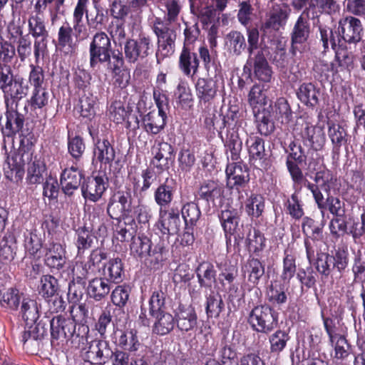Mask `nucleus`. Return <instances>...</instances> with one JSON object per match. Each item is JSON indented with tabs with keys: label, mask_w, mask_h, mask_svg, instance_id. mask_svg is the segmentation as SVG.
<instances>
[{
	"label": "nucleus",
	"mask_w": 365,
	"mask_h": 365,
	"mask_svg": "<svg viewBox=\"0 0 365 365\" xmlns=\"http://www.w3.org/2000/svg\"><path fill=\"white\" fill-rule=\"evenodd\" d=\"M28 164L26 180L29 184H40L46 175L45 163L34 156L25 146L20 147L11 157H8L4 166L5 176L11 181H19L24 174V165Z\"/></svg>",
	"instance_id": "f257e3e1"
},
{
	"label": "nucleus",
	"mask_w": 365,
	"mask_h": 365,
	"mask_svg": "<svg viewBox=\"0 0 365 365\" xmlns=\"http://www.w3.org/2000/svg\"><path fill=\"white\" fill-rule=\"evenodd\" d=\"M330 176L328 170L318 171L314 178V183L307 182V187L312 192L322 215L324 210L327 209L335 217H344L346 213L344 202L339 198L329 195Z\"/></svg>",
	"instance_id": "f03ea898"
},
{
	"label": "nucleus",
	"mask_w": 365,
	"mask_h": 365,
	"mask_svg": "<svg viewBox=\"0 0 365 365\" xmlns=\"http://www.w3.org/2000/svg\"><path fill=\"white\" fill-rule=\"evenodd\" d=\"M152 242L149 237L141 235L132 238L130 244V253L135 257L144 259L155 269L159 268L161 262L165 259L164 247L158 244L152 248Z\"/></svg>",
	"instance_id": "7ed1b4c3"
},
{
	"label": "nucleus",
	"mask_w": 365,
	"mask_h": 365,
	"mask_svg": "<svg viewBox=\"0 0 365 365\" xmlns=\"http://www.w3.org/2000/svg\"><path fill=\"white\" fill-rule=\"evenodd\" d=\"M153 31L158 38L155 56L157 63L160 64L175 53L177 35L173 27H169L167 23H163L160 18H157L154 22Z\"/></svg>",
	"instance_id": "20e7f679"
},
{
	"label": "nucleus",
	"mask_w": 365,
	"mask_h": 365,
	"mask_svg": "<svg viewBox=\"0 0 365 365\" xmlns=\"http://www.w3.org/2000/svg\"><path fill=\"white\" fill-rule=\"evenodd\" d=\"M248 322L257 332L268 334L278 324L274 312L267 305L257 306L249 314Z\"/></svg>",
	"instance_id": "39448f33"
},
{
	"label": "nucleus",
	"mask_w": 365,
	"mask_h": 365,
	"mask_svg": "<svg viewBox=\"0 0 365 365\" xmlns=\"http://www.w3.org/2000/svg\"><path fill=\"white\" fill-rule=\"evenodd\" d=\"M153 51L152 39L145 35H140L137 39H128L124 46L125 58L130 63L144 60Z\"/></svg>",
	"instance_id": "423d86ee"
},
{
	"label": "nucleus",
	"mask_w": 365,
	"mask_h": 365,
	"mask_svg": "<svg viewBox=\"0 0 365 365\" xmlns=\"http://www.w3.org/2000/svg\"><path fill=\"white\" fill-rule=\"evenodd\" d=\"M269 54L267 46L260 47L252 56H249L245 68L249 67L253 71L254 76L262 82H269L272 76V69L269 66L267 56Z\"/></svg>",
	"instance_id": "0eeeda50"
},
{
	"label": "nucleus",
	"mask_w": 365,
	"mask_h": 365,
	"mask_svg": "<svg viewBox=\"0 0 365 365\" xmlns=\"http://www.w3.org/2000/svg\"><path fill=\"white\" fill-rule=\"evenodd\" d=\"M110 40L105 32L96 33L90 43V65L95 68L98 63L110 61Z\"/></svg>",
	"instance_id": "6e6552de"
},
{
	"label": "nucleus",
	"mask_w": 365,
	"mask_h": 365,
	"mask_svg": "<svg viewBox=\"0 0 365 365\" xmlns=\"http://www.w3.org/2000/svg\"><path fill=\"white\" fill-rule=\"evenodd\" d=\"M28 23L29 33L35 38L34 53L36 61H38L41 53L46 48L48 31L46 29L43 19L38 14L31 16Z\"/></svg>",
	"instance_id": "1a4fd4ad"
},
{
	"label": "nucleus",
	"mask_w": 365,
	"mask_h": 365,
	"mask_svg": "<svg viewBox=\"0 0 365 365\" xmlns=\"http://www.w3.org/2000/svg\"><path fill=\"white\" fill-rule=\"evenodd\" d=\"M314 8H315V5L311 2L309 7H307L303 13L297 18L293 26L291 33L290 52L294 56L296 55L297 51L299 50L298 45L304 43L309 37L310 24L308 18L305 17L304 14H308L309 11Z\"/></svg>",
	"instance_id": "9d476101"
},
{
	"label": "nucleus",
	"mask_w": 365,
	"mask_h": 365,
	"mask_svg": "<svg viewBox=\"0 0 365 365\" xmlns=\"http://www.w3.org/2000/svg\"><path fill=\"white\" fill-rule=\"evenodd\" d=\"M227 187L235 189L239 193L240 189H244L250 181V174L247 167L241 161L233 162L227 165L226 168Z\"/></svg>",
	"instance_id": "9b49d317"
},
{
	"label": "nucleus",
	"mask_w": 365,
	"mask_h": 365,
	"mask_svg": "<svg viewBox=\"0 0 365 365\" xmlns=\"http://www.w3.org/2000/svg\"><path fill=\"white\" fill-rule=\"evenodd\" d=\"M291 9L287 4H276L268 13L267 19L262 24L261 30L266 33L269 30L279 31L285 26L291 14Z\"/></svg>",
	"instance_id": "f8f14e48"
},
{
	"label": "nucleus",
	"mask_w": 365,
	"mask_h": 365,
	"mask_svg": "<svg viewBox=\"0 0 365 365\" xmlns=\"http://www.w3.org/2000/svg\"><path fill=\"white\" fill-rule=\"evenodd\" d=\"M51 341H61L73 336L76 331V322L62 315H56L49 320Z\"/></svg>",
	"instance_id": "ddd939ff"
},
{
	"label": "nucleus",
	"mask_w": 365,
	"mask_h": 365,
	"mask_svg": "<svg viewBox=\"0 0 365 365\" xmlns=\"http://www.w3.org/2000/svg\"><path fill=\"white\" fill-rule=\"evenodd\" d=\"M339 34L347 43H355L361 41L363 26L361 21L354 16L343 18L339 21Z\"/></svg>",
	"instance_id": "4468645a"
},
{
	"label": "nucleus",
	"mask_w": 365,
	"mask_h": 365,
	"mask_svg": "<svg viewBox=\"0 0 365 365\" xmlns=\"http://www.w3.org/2000/svg\"><path fill=\"white\" fill-rule=\"evenodd\" d=\"M108 185V178L105 175L88 178L81 186L82 195L86 200L96 202L101 198Z\"/></svg>",
	"instance_id": "2eb2a0df"
},
{
	"label": "nucleus",
	"mask_w": 365,
	"mask_h": 365,
	"mask_svg": "<svg viewBox=\"0 0 365 365\" xmlns=\"http://www.w3.org/2000/svg\"><path fill=\"white\" fill-rule=\"evenodd\" d=\"M199 103L210 104L217 97L219 92V82L215 78H199L195 85Z\"/></svg>",
	"instance_id": "dca6fc26"
},
{
	"label": "nucleus",
	"mask_w": 365,
	"mask_h": 365,
	"mask_svg": "<svg viewBox=\"0 0 365 365\" xmlns=\"http://www.w3.org/2000/svg\"><path fill=\"white\" fill-rule=\"evenodd\" d=\"M113 351L107 341L95 340L91 342L86 352V357L93 364H105L112 359Z\"/></svg>",
	"instance_id": "f3484780"
},
{
	"label": "nucleus",
	"mask_w": 365,
	"mask_h": 365,
	"mask_svg": "<svg viewBox=\"0 0 365 365\" xmlns=\"http://www.w3.org/2000/svg\"><path fill=\"white\" fill-rule=\"evenodd\" d=\"M176 189L177 182L172 178H167L160 183L154 192V199L160 209L169 206L173 200Z\"/></svg>",
	"instance_id": "a211bd4d"
},
{
	"label": "nucleus",
	"mask_w": 365,
	"mask_h": 365,
	"mask_svg": "<svg viewBox=\"0 0 365 365\" xmlns=\"http://www.w3.org/2000/svg\"><path fill=\"white\" fill-rule=\"evenodd\" d=\"M302 125L304 128L302 130V138L304 142L309 141V145L314 151L320 150L326 141L323 128L313 125L307 121H305Z\"/></svg>",
	"instance_id": "6ab92c4d"
},
{
	"label": "nucleus",
	"mask_w": 365,
	"mask_h": 365,
	"mask_svg": "<svg viewBox=\"0 0 365 365\" xmlns=\"http://www.w3.org/2000/svg\"><path fill=\"white\" fill-rule=\"evenodd\" d=\"M178 66L184 75L187 76L195 75L200 66L197 53L192 51L190 46H183L179 56Z\"/></svg>",
	"instance_id": "aec40b11"
},
{
	"label": "nucleus",
	"mask_w": 365,
	"mask_h": 365,
	"mask_svg": "<svg viewBox=\"0 0 365 365\" xmlns=\"http://www.w3.org/2000/svg\"><path fill=\"white\" fill-rule=\"evenodd\" d=\"M113 284L104 277H95L88 282L87 287L88 296L96 302H101L107 298Z\"/></svg>",
	"instance_id": "412c9836"
},
{
	"label": "nucleus",
	"mask_w": 365,
	"mask_h": 365,
	"mask_svg": "<svg viewBox=\"0 0 365 365\" xmlns=\"http://www.w3.org/2000/svg\"><path fill=\"white\" fill-rule=\"evenodd\" d=\"M174 317L178 328L182 331H188L197 326V317L192 306H179Z\"/></svg>",
	"instance_id": "4be33fe9"
},
{
	"label": "nucleus",
	"mask_w": 365,
	"mask_h": 365,
	"mask_svg": "<svg viewBox=\"0 0 365 365\" xmlns=\"http://www.w3.org/2000/svg\"><path fill=\"white\" fill-rule=\"evenodd\" d=\"M45 263L51 269L60 270L66 264V251L59 243H50L45 253Z\"/></svg>",
	"instance_id": "5701e85b"
},
{
	"label": "nucleus",
	"mask_w": 365,
	"mask_h": 365,
	"mask_svg": "<svg viewBox=\"0 0 365 365\" xmlns=\"http://www.w3.org/2000/svg\"><path fill=\"white\" fill-rule=\"evenodd\" d=\"M29 90V87L26 80L22 77L16 76V79L3 91L6 106H9L10 101L17 104L27 96Z\"/></svg>",
	"instance_id": "b1692460"
},
{
	"label": "nucleus",
	"mask_w": 365,
	"mask_h": 365,
	"mask_svg": "<svg viewBox=\"0 0 365 365\" xmlns=\"http://www.w3.org/2000/svg\"><path fill=\"white\" fill-rule=\"evenodd\" d=\"M83 173L77 168H65L61 175L60 182L66 195H71L81 184Z\"/></svg>",
	"instance_id": "393cba45"
},
{
	"label": "nucleus",
	"mask_w": 365,
	"mask_h": 365,
	"mask_svg": "<svg viewBox=\"0 0 365 365\" xmlns=\"http://www.w3.org/2000/svg\"><path fill=\"white\" fill-rule=\"evenodd\" d=\"M159 227L164 235H175L180 230V220L178 212L173 209L160 210Z\"/></svg>",
	"instance_id": "a878e982"
},
{
	"label": "nucleus",
	"mask_w": 365,
	"mask_h": 365,
	"mask_svg": "<svg viewBox=\"0 0 365 365\" xmlns=\"http://www.w3.org/2000/svg\"><path fill=\"white\" fill-rule=\"evenodd\" d=\"M166 112L160 108V111L152 110L143 118L145 131L156 135L159 133L165 125Z\"/></svg>",
	"instance_id": "bb28decb"
},
{
	"label": "nucleus",
	"mask_w": 365,
	"mask_h": 365,
	"mask_svg": "<svg viewBox=\"0 0 365 365\" xmlns=\"http://www.w3.org/2000/svg\"><path fill=\"white\" fill-rule=\"evenodd\" d=\"M225 45L228 53L232 56H240L247 48L245 38L238 31H231L226 35Z\"/></svg>",
	"instance_id": "cd10ccee"
},
{
	"label": "nucleus",
	"mask_w": 365,
	"mask_h": 365,
	"mask_svg": "<svg viewBox=\"0 0 365 365\" xmlns=\"http://www.w3.org/2000/svg\"><path fill=\"white\" fill-rule=\"evenodd\" d=\"M155 322L153 326V333L164 336L171 332L175 326V319L169 312L159 313L153 316Z\"/></svg>",
	"instance_id": "c85d7f7f"
},
{
	"label": "nucleus",
	"mask_w": 365,
	"mask_h": 365,
	"mask_svg": "<svg viewBox=\"0 0 365 365\" xmlns=\"http://www.w3.org/2000/svg\"><path fill=\"white\" fill-rule=\"evenodd\" d=\"M354 68V56L351 53L341 49L337 51L335 55V60L330 64V70L333 74L341 71H346L349 73Z\"/></svg>",
	"instance_id": "c756f323"
},
{
	"label": "nucleus",
	"mask_w": 365,
	"mask_h": 365,
	"mask_svg": "<svg viewBox=\"0 0 365 365\" xmlns=\"http://www.w3.org/2000/svg\"><path fill=\"white\" fill-rule=\"evenodd\" d=\"M154 158L160 163L162 169H168L173 161V148L166 142H158L153 147Z\"/></svg>",
	"instance_id": "7c9ffc66"
},
{
	"label": "nucleus",
	"mask_w": 365,
	"mask_h": 365,
	"mask_svg": "<svg viewBox=\"0 0 365 365\" xmlns=\"http://www.w3.org/2000/svg\"><path fill=\"white\" fill-rule=\"evenodd\" d=\"M319 90L312 83H303L297 89V96L302 103L314 107L319 103Z\"/></svg>",
	"instance_id": "2f4dec72"
},
{
	"label": "nucleus",
	"mask_w": 365,
	"mask_h": 365,
	"mask_svg": "<svg viewBox=\"0 0 365 365\" xmlns=\"http://www.w3.org/2000/svg\"><path fill=\"white\" fill-rule=\"evenodd\" d=\"M196 274L200 287L211 288L216 281V270L209 262H202L196 268Z\"/></svg>",
	"instance_id": "473e14b6"
},
{
	"label": "nucleus",
	"mask_w": 365,
	"mask_h": 365,
	"mask_svg": "<svg viewBox=\"0 0 365 365\" xmlns=\"http://www.w3.org/2000/svg\"><path fill=\"white\" fill-rule=\"evenodd\" d=\"M123 264L120 258L110 259L102 269V275L113 284L122 281Z\"/></svg>",
	"instance_id": "72a5a7b5"
},
{
	"label": "nucleus",
	"mask_w": 365,
	"mask_h": 365,
	"mask_svg": "<svg viewBox=\"0 0 365 365\" xmlns=\"http://www.w3.org/2000/svg\"><path fill=\"white\" fill-rule=\"evenodd\" d=\"M246 145L250 158L261 165L267 155L264 148V140L258 136H250L246 140Z\"/></svg>",
	"instance_id": "f704fd0d"
},
{
	"label": "nucleus",
	"mask_w": 365,
	"mask_h": 365,
	"mask_svg": "<svg viewBox=\"0 0 365 365\" xmlns=\"http://www.w3.org/2000/svg\"><path fill=\"white\" fill-rule=\"evenodd\" d=\"M24 117L16 110H8L6 112V122L2 128V133L4 136L11 137L19 133L24 126Z\"/></svg>",
	"instance_id": "c9c22d12"
},
{
	"label": "nucleus",
	"mask_w": 365,
	"mask_h": 365,
	"mask_svg": "<svg viewBox=\"0 0 365 365\" xmlns=\"http://www.w3.org/2000/svg\"><path fill=\"white\" fill-rule=\"evenodd\" d=\"M93 153L96 160L104 165H110L115 157V150L107 139L97 140Z\"/></svg>",
	"instance_id": "e433bc0d"
},
{
	"label": "nucleus",
	"mask_w": 365,
	"mask_h": 365,
	"mask_svg": "<svg viewBox=\"0 0 365 365\" xmlns=\"http://www.w3.org/2000/svg\"><path fill=\"white\" fill-rule=\"evenodd\" d=\"M237 277V269L233 266L222 269L218 275V281L222 285L223 290L232 296L238 290L237 286L234 283Z\"/></svg>",
	"instance_id": "4c0bfd02"
},
{
	"label": "nucleus",
	"mask_w": 365,
	"mask_h": 365,
	"mask_svg": "<svg viewBox=\"0 0 365 365\" xmlns=\"http://www.w3.org/2000/svg\"><path fill=\"white\" fill-rule=\"evenodd\" d=\"M240 211L235 208H228L221 212L220 219L226 235H232L237 227Z\"/></svg>",
	"instance_id": "58836bf2"
},
{
	"label": "nucleus",
	"mask_w": 365,
	"mask_h": 365,
	"mask_svg": "<svg viewBox=\"0 0 365 365\" xmlns=\"http://www.w3.org/2000/svg\"><path fill=\"white\" fill-rule=\"evenodd\" d=\"M247 231L245 240V245L250 252L257 253L262 251L264 247V237L261 232L252 228L251 225H247Z\"/></svg>",
	"instance_id": "ea45409f"
},
{
	"label": "nucleus",
	"mask_w": 365,
	"mask_h": 365,
	"mask_svg": "<svg viewBox=\"0 0 365 365\" xmlns=\"http://www.w3.org/2000/svg\"><path fill=\"white\" fill-rule=\"evenodd\" d=\"M328 135L333 145V153L339 154L341 146L347 141L346 130L340 125L333 123L329 126Z\"/></svg>",
	"instance_id": "a19ab883"
},
{
	"label": "nucleus",
	"mask_w": 365,
	"mask_h": 365,
	"mask_svg": "<svg viewBox=\"0 0 365 365\" xmlns=\"http://www.w3.org/2000/svg\"><path fill=\"white\" fill-rule=\"evenodd\" d=\"M20 314L27 325L36 323L39 317L38 306L36 301L30 299H23Z\"/></svg>",
	"instance_id": "79ce46f5"
},
{
	"label": "nucleus",
	"mask_w": 365,
	"mask_h": 365,
	"mask_svg": "<svg viewBox=\"0 0 365 365\" xmlns=\"http://www.w3.org/2000/svg\"><path fill=\"white\" fill-rule=\"evenodd\" d=\"M94 225L91 227L84 225L78 227L76 232L77 235L76 246L78 248V254L84 252L86 250L91 247L93 242V235L92 231L94 230Z\"/></svg>",
	"instance_id": "37998d69"
},
{
	"label": "nucleus",
	"mask_w": 365,
	"mask_h": 365,
	"mask_svg": "<svg viewBox=\"0 0 365 365\" xmlns=\"http://www.w3.org/2000/svg\"><path fill=\"white\" fill-rule=\"evenodd\" d=\"M16 238L11 233H6L0 240V257L7 262L12 261L16 255Z\"/></svg>",
	"instance_id": "c03bdc74"
},
{
	"label": "nucleus",
	"mask_w": 365,
	"mask_h": 365,
	"mask_svg": "<svg viewBox=\"0 0 365 365\" xmlns=\"http://www.w3.org/2000/svg\"><path fill=\"white\" fill-rule=\"evenodd\" d=\"M222 187L215 181L205 182L199 190V195L207 202H214L215 199L220 198L222 195Z\"/></svg>",
	"instance_id": "a18cd8bd"
},
{
	"label": "nucleus",
	"mask_w": 365,
	"mask_h": 365,
	"mask_svg": "<svg viewBox=\"0 0 365 365\" xmlns=\"http://www.w3.org/2000/svg\"><path fill=\"white\" fill-rule=\"evenodd\" d=\"M181 214L186 226H195L201 216L199 205L195 202L184 204Z\"/></svg>",
	"instance_id": "49530a36"
},
{
	"label": "nucleus",
	"mask_w": 365,
	"mask_h": 365,
	"mask_svg": "<svg viewBox=\"0 0 365 365\" xmlns=\"http://www.w3.org/2000/svg\"><path fill=\"white\" fill-rule=\"evenodd\" d=\"M224 309L221 296L212 293L207 297L205 310L209 318H217Z\"/></svg>",
	"instance_id": "de8ad7c7"
},
{
	"label": "nucleus",
	"mask_w": 365,
	"mask_h": 365,
	"mask_svg": "<svg viewBox=\"0 0 365 365\" xmlns=\"http://www.w3.org/2000/svg\"><path fill=\"white\" fill-rule=\"evenodd\" d=\"M39 294L44 298L48 299L50 297L58 294V280L51 275H43L40 280Z\"/></svg>",
	"instance_id": "09e8293b"
},
{
	"label": "nucleus",
	"mask_w": 365,
	"mask_h": 365,
	"mask_svg": "<svg viewBox=\"0 0 365 365\" xmlns=\"http://www.w3.org/2000/svg\"><path fill=\"white\" fill-rule=\"evenodd\" d=\"M141 178L143 180L142 184L136 178H133L132 179L134 191L139 192L140 193L145 192L150 187L156 179V175L153 170L147 168L142 171Z\"/></svg>",
	"instance_id": "8fccbe9b"
},
{
	"label": "nucleus",
	"mask_w": 365,
	"mask_h": 365,
	"mask_svg": "<svg viewBox=\"0 0 365 365\" xmlns=\"http://www.w3.org/2000/svg\"><path fill=\"white\" fill-rule=\"evenodd\" d=\"M219 353L222 364H226L228 362L232 363L237 358L235 346L226 335H224L222 339Z\"/></svg>",
	"instance_id": "3c124183"
},
{
	"label": "nucleus",
	"mask_w": 365,
	"mask_h": 365,
	"mask_svg": "<svg viewBox=\"0 0 365 365\" xmlns=\"http://www.w3.org/2000/svg\"><path fill=\"white\" fill-rule=\"evenodd\" d=\"M165 298L166 294L162 290L153 292L149 300V312L151 316L166 312Z\"/></svg>",
	"instance_id": "603ef678"
},
{
	"label": "nucleus",
	"mask_w": 365,
	"mask_h": 365,
	"mask_svg": "<svg viewBox=\"0 0 365 365\" xmlns=\"http://www.w3.org/2000/svg\"><path fill=\"white\" fill-rule=\"evenodd\" d=\"M96 97L85 94L80 98L81 115L91 120L96 115Z\"/></svg>",
	"instance_id": "864d4df0"
},
{
	"label": "nucleus",
	"mask_w": 365,
	"mask_h": 365,
	"mask_svg": "<svg viewBox=\"0 0 365 365\" xmlns=\"http://www.w3.org/2000/svg\"><path fill=\"white\" fill-rule=\"evenodd\" d=\"M290 153L289 157L292 158L293 161L297 162L299 165L307 163L309 160V155H313L314 151L312 148L306 150L300 144L297 143L295 141H292L289 145Z\"/></svg>",
	"instance_id": "5fc2aeb1"
},
{
	"label": "nucleus",
	"mask_w": 365,
	"mask_h": 365,
	"mask_svg": "<svg viewBox=\"0 0 365 365\" xmlns=\"http://www.w3.org/2000/svg\"><path fill=\"white\" fill-rule=\"evenodd\" d=\"M22 294L16 288L9 289L3 295L1 304L11 310H17L21 304Z\"/></svg>",
	"instance_id": "6e6d98bb"
},
{
	"label": "nucleus",
	"mask_w": 365,
	"mask_h": 365,
	"mask_svg": "<svg viewBox=\"0 0 365 365\" xmlns=\"http://www.w3.org/2000/svg\"><path fill=\"white\" fill-rule=\"evenodd\" d=\"M190 13L196 16L204 25L210 24L217 14L211 4L205 6L197 4L190 9Z\"/></svg>",
	"instance_id": "4d7b16f0"
},
{
	"label": "nucleus",
	"mask_w": 365,
	"mask_h": 365,
	"mask_svg": "<svg viewBox=\"0 0 365 365\" xmlns=\"http://www.w3.org/2000/svg\"><path fill=\"white\" fill-rule=\"evenodd\" d=\"M246 209L249 215L259 217L264 209V197L261 195L252 194L247 200Z\"/></svg>",
	"instance_id": "13d9d810"
},
{
	"label": "nucleus",
	"mask_w": 365,
	"mask_h": 365,
	"mask_svg": "<svg viewBox=\"0 0 365 365\" xmlns=\"http://www.w3.org/2000/svg\"><path fill=\"white\" fill-rule=\"evenodd\" d=\"M316 264L317 271L324 277L327 278L334 269V256L327 253H321L318 255Z\"/></svg>",
	"instance_id": "bf43d9fd"
},
{
	"label": "nucleus",
	"mask_w": 365,
	"mask_h": 365,
	"mask_svg": "<svg viewBox=\"0 0 365 365\" xmlns=\"http://www.w3.org/2000/svg\"><path fill=\"white\" fill-rule=\"evenodd\" d=\"M275 117L282 123L287 124L291 119L292 113L287 100L283 98H279L274 104Z\"/></svg>",
	"instance_id": "052dcab7"
},
{
	"label": "nucleus",
	"mask_w": 365,
	"mask_h": 365,
	"mask_svg": "<svg viewBox=\"0 0 365 365\" xmlns=\"http://www.w3.org/2000/svg\"><path fill=\"white\" fill-rule=\"evenodd\" d=\"M289 339V336L286 331L282 330L276 331L269 338L271 351L274 353L282 351L285 348Z\"/></svg>",
	"instance_id": "680f3d73"
},
{
	"label": "nucleus",
	"mask_w": 365,
	"mask_h": 365,
	"mask_svg": "<svg viewBox=\"0 0 365 365\" xmlns=\"http://www.w3.org/2000/svg\"><path fill=\"white\" fill-rule=\"evenodd\" d=\"M164 5L167 10V17L163 23H167L169 27L172 26V23L177 21L178 15L182 9L181 0H165Z\"/></svg>",
	"instance_id": "e2e57ef3"
},
{
	"label": "nucleus",
	"mask_w": 365,
	"mask_h": 365,
	"mask_svg": "<svg viewBox=\"0 0 365 365\" xmlns=\"http://www.w3.org/2000/svg\"><path fill=\"white\" fill-rule=\"evenodd\" d=\"M120 335L118 339V344L125 349L130 351H135L140 345L136 336V333L133 330L128 331H120Z\"/></svg>",
	"instance_id": "0e129e2a"
},
{
	"label": "nucleus",
	"mask_w": 365,
	"mask_h": 365,
	"mask_svg": "<svg viewBox=\"0 0 365 365\" xmlns=\"http://www.w3.org/2000/svg\"><path fill=\"white\" fill-rule=\"evenodd\" d=\"M129 108L120 101H114L109 108V117L116 123H120L125 120Z\"/></svg>",
	"instance_id": "69168bd1"
},
{
	"label": "nucleus",
	"mask_w": 365,
	"mask_h": 365,
	"mask_svg": "<svg viewBox=\"0 0 365 365\" xmlns=\"http://www.w3.org/2000/svg\"><path fill=\"white\" fill-rule=\"evenodd\" d=\"M267 99V97L263 88L258 85L252 86L248 95V102L254 109L258 106L266 105Z\"/></svg>",
	"instance_id": "338daca9"
},
{
	"label": "nucleus",
	"mask_w": 365,
	"mask_h": 365,
	"mask_svg": "<svg viewBox=\"0 0 365 365\" xmlns=\"http://www.w3.org/2000/svg\"><path fill=\"white\" fill-rule=\"evenodd\" d=\"M168 356V351L158 347L149 349L145 353V359L148 361L149 365H167L166 360Z\"/></svg>",
	"instance_id": "774afa93"
}]
</instances>
